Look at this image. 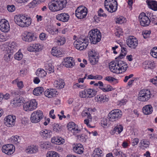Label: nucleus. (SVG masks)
I'll list each match as a JSON object with an SVG mask.
<instances>
[{"instance_id": "603ef678", "label": "nucleus", "mask_w": 157, "mask_h": 157, "mask_svg": "<svg viewBox=\"0 0 157 157\" xmlns=\"http://www.w3.org/2000/svg\"><path fill=\"white\" fill-rule=\"evenodd\" d=\"M11 141L12 143L15 144H17L20 142V137L17 136H12L11 137Z\"/></svg>"}, {"instance_id": "dca6fc26", "label": "nucleus", "mask_w": 157, "mask_h": 157, "mask_svg": "<svg viewBox=\"0 0 157 157\" xmlns=\"http://www.w3.org/2000/svg\"><path fill=\"white\" fill-rule=\"evenodd\" d=\"M63 64L67 68H71L75 65L74 59L72 57H68L64 59Z\"/></svg>"}, {"instance_id": "393cba45", "label": "nucleus", "mask_w": 157, "mask_h": 157, "mask_svg": "<svg viewBox=\"0 0 157 157\" xmlns=\"http://www.w3.org/2000/svg\"><path fill=\"white\" fill-rule=\"evenodd\" d=\"M54 86L56 88L61 89L64 87L65 83L63 80L59 79L55 81L54 82Z\"/></svg>"}, {"instance_id": "b1692460", "label": "nucleus", "mask_w": 157, "mask_h": 157, "mask_svg": "<svg viewBox=\"0 0 157 157\" xmlns=\"http://www.w3.org/2000/svg\"><path fill=\"white\" fill-rule=\"evenodd\" d=\"M4 51L5 55L4 57V60L7 62H9L11 61L13 57V53L11 52L6 51V50L3 49Z\"/></svg>"}, {"instance_id": "f03ea898", "label": "nucleus", "mask_w": 157, "mask_h": 157, "mask_svg": "<svg viewBox=\"0 0 157 157\" xmlns=\"http://www.w3.org/2000/svg\"><path fill=\"white\" fill-rule=\"evenodd\" d=\"M89 39L91 43L96 44L99 42L101 38V34L97 29L91 30L89 33Z\"/></svg>"}, {"instance_id": "5fc2aeb1", "label": "nucleus", "mask_w": 157, "mask_h": 157, "mask_svg": "<svg viewBox=\"0 0 157 157\" xmlns=\"http://www.w3.org/2000/svg\"><path fill=\"white\" fill-rule=\"evenodd\" d=\"M105 79L110 83L114 82L116 83L117 82V79L111 76L106 77Z\"/></svg>"}, {"instance_id": "20e7f679", "label": "nucleus", "mask_w": 157, "mask_h": 157, "mask_svg": "<svg viewBox=\"0 0 157 157\" xmlns=\"http://www.w3.org/2000/svg\"><path fill=\"white\" fill-rule=\"evenodd\" d=\"M89 42L85 38L80 37L74 43L75 47L80 50H82L87 46Z\"/></svg>"}, {"instance_id": "774afa93", "label": "nucleus", "mask_w": 157, "mask_h": 157, "mask_svg": "<svg viewBox=\"0 0 157 157\" xmlns=\"http://www.w3.org/2000/svg\"><path fill=\"white\" fill-rule=\"evenodd\" d=\"M108 122L109 121L106 118H103L101 121V124L102 126L103 127L107 126Z\"/></svg>"}, {"instance_id": "412c9836", "label": "nucleus", "mask_w": 157, "mask_h": 157, "mask_svg": "<svg viewBox=\"0 0 157 157\" xmlns=\"http://www.w3.org/2000/svg\"><path fill=\"white\" fill-rule=\"evenodd\" d=\"M57 92L55 89H49L46 90L44 92L45 95L48 98H52L57 94Z\"/></svg>"}, {"instance_id": "1a4fd4ad", "label": "nucleus", "mask_w": 157, "mask_h": 157, "mask_svg": "<svg viewBox=\"0 0 157 157\" xmlns=\"http://www.w3.org/2000/svg\"><path fill=\"white\" fill-rule=\"evenodd\" d=\"M87 9L83 6H80L78 7L75 11L76 16L79 19L84 18L87 15Z\"/></svg>"}, {"instance_id": "3c124183", "label": "nucleus", "mask_w": 157, "mask_h": 157, "mask_svg": "<svg viewBox=\"0 0 157 157\" xmlns=\"http://www.w3.org/2000/svg\"><path fill=\"white\" fill-rule=\"evenodd\" d=\"M53 129L54 131L56 132H59L61 130L60 125L58 124H54L52 125Z\"/></svg>"}, {"instance_id": "2eb2a0df", "label": "nucleus", "mask_w": 157, "mask_h": 157, "mask_svg": "<svg viewBox=\"0 0 157 157\" xmlns=\"http://www.w3.org/2000/svg\"><path fill=\"white\" fill-rule=\"evenodd\" d=\"M10 26L9 22L5 19L0 21V29L2 32L7 33L10 30Z\"/></svg>"}, {"instance_id": "c03bdc74", "label": "nucleus", "mask_w": 157, "mask_h": 157, "mask_svg": "<svg viewBox=\"0 0 157 157\" xmlns=\"http://www.w3.org/2000/svg\"><path fill=\"white\" fill-rule=\"evenodd\" d=\"M46 71L49 73H51L54 72V67L50 63H46L45 65Z\"/></svg>"}, {"instance_id": "09e8293b", "label": "nucleus", "mask_w": 157, "mask_h": 157, "mask_svg": "<svg viewBox=\"0 0 157 157\" xmlns=\"http://www.w3.org/2000/svg\"><path fill=\"white\" fill-rule=\"evenodd\" d=\"M149 143L148 141L145 140H144L140 141V145L141 147L144 148L148 147Z\"/></svg>"}, {"instance_id": "0e129e2a", "label": "nucleus", "mask_w": 157, "mask_h": 157, "mask_svg": "<svg viewBox=\"0 0 157 157\" xmlns=\"http://www.w3.org/2000/svg\"><path fill=\"white\" fill-rule=\"evenodd\" d=\"M35 48L36 52H39L41 51L42 48L43 46L39 44H35Z\"/></svg>"}, {"instance_id": "a18cd8bd", "label": "nucleus", "mask_w": 157, "mask_h": 157, "mask_svg": "<svg viewBox=\"0 0 157 157\" xmlns=\"http://www.w3.org/2000/svg\"><path fill=\"white\" fill-rule=\"evenodd\" d=\"M98 56L95 57H89V60L92 65H94L98 63Z\"/></svg>"}, {"instance_id": "39448f33", "label": "nucleus", "mask_w": 157, "mask_h": 157, "mask_svg": "<svg viewBox=\"0 0 157 157\" xmlns=\"http://www.w3.org/2000/svg\"><path fill=\"white\" fill-rule=\"evenodd\" d=\"M147 15L144 13H141L139 17L140 25L143 26H148L151 22L148 16H150L151 13L149 12H147Z\"/></svg>"}, {"instance_id": "69168bd1", "label": "nucleus", "mask_w": 157, "mask_h": 157, "mask_svg": "<svg viewBox=\"0 0 157 157\" xmlns=\"http://www.w3.org/2000/svg\"><path fill=\"white\" fill-rule=\"evenodd\" d=\"M76 125V124L73 122H69L67 126L68 130L70 132L71 129V128H73Z\"/></svg>"}, {"instance_id": "c85d7f7f", "label": "nucleus", "mask_w": 157, "mask_h": 157, "mask_svg": "<svg viewBox=\"0 0 157 157\" xmlns=\"http://www.w3.org/2000/svg\"><path fill=\"white\" fill-rule=\"evenodd\" d=\"M123 129V127L121 124H117L111 131V133L112 135L114 134L116 132L117 134H120L122 131Z\"/></svg>"}, {"instance_id": "2f4dec72", "label": "nucleus", "mask_w": 157, "mask_h": 157, "mask_svg": "<svg viewBox=\"0 0 157 157\" xmlns=\"http://www.w3.org/2000/svg\"><path fill=\"white\" fill-rule=\"evenodd\" d=\"M103 154L102 150L99 148H96L93 151L92 157H103Z\"/></svg>"}, {"instance_id": "680f3d73", "label": "nucleus", "mask_w": 157, "mask_h": 157, "mask_svg": "<svg viewBox=\"0 0 157 157\" xmlns=\"http://www.w3.org/2000/svg\"><path fill=\"white\" fill-rule=\"evenodd\" d=\"M115 155L118 157H123L124 154L121 151H118L117 150H114L113 151Z\"/></svg>"}, {"instance_id": "a19ab883", "label": "nucleus", "mask_w": 157, "mask_h": 157, "mask_svg": "<svg viewBox=\"0 0 157 157\" xmlns=\"http://www.w3.org/2000/svg\"><path fill=\"white\" fill-rule=\"evenodd\" d=\"M88 98H92L96 94L97 91L91 89H86Z\"/></svg>"}, {"instance_id": "423d86ee", "label": "nucleus", "mask_w": 157, "mask_h": 157, "mask_svg": "<svg viewBox=\"0 0 157 157\" xmlns=\"http://www.w3.org/2000/svg\"><path fill=\"white\" fill-rule=\"evenodd\" d=\"M121 111L119 109H116L111 111L108 115L109 121L113 122L117 120L122 116Z\"/></svg>"}, {"instance_id": "6ab92c4d", "label": "nucleus", "mask_w": 157, "mask_h": 157, "mask_svg": "<svg viewBox=\"0 0 157 157\" xmlns=\"http://www.w3.org/2000/svg\"><path fill=\"white\" fill-rule=\"evenodd\" d=\"M117 61L111 62L109 65V69L113 73L119 74L120 71L118 68Z\"/></svg>"}, {"instance_id": "7c9ffc66", "label": "nucleus", "mask_w": 157, "mask_h": 157, "mask_svg": "<svg viewBox=\"0 0 157 157\" xmlns=\"http://www.w3.org/2000/svg\"><path fill=\"white\" fill-rule=\"evenodd\" d=\"M51 53L52 55L57 57H61L63 55V52L59 48H53L51 51Z\"/></svg>"}, {"instance_id": "8fccbe9b", "label": "nucleus", "mask_w": 157, "mask_h": 157, "mask_svg": "<svg viewBox=\"0 0 157 157\" xmlns=\"http://www.w3.org/2000/svg\"><path fill=\"white\" fill-rule=\"evenodd\" d=\"M91 110V109H87V110H84L82 113V116L83 117L87 116L88 119L91 120L92 118L91 116L90 113L88 112V111H90Z\"/></svg>"}, {"instance_id": "338daca9", "label": "nucleus", "mask_w": 157, "mask_h": 157, "mask_svg": "<svg viewBox=\"0 0 157 157\" xmlns=\"http://www.w3.org/2000/svg\"><path fill=\"white\" fill-rule=\"evenodd\" d=\"M7 8L8 11L11 12H13L16 9L15 7L13 5H8Z\"/></svg>"}, {"instance_id": "ddd939ff", "label": "nucleus", "mask_w": 157, "mask_h": 157, "mask_svg": "<svg viewBox=\"0 0 157 157\" xmlns=\"http://www.w3.org/2000/svg\"><path fill=\"white\" fill-rule=\"evenodd\" d=\"M36 38L34 33L30 32H25L22 36L23 40L29 42L34 41Z\"/></svg>"}, {"instance_id": "de8ad7c7", "label": "nucleus", "mask_w": 157, "mask_h": 157, "mask_svg": "<svg viewBox=\"0 0 157 157\" xmlns=\"http://www.w3.org/2000/svg\"><path fill=\"white\" fill-rule=\"evenodd\" d=\"M46 157H59V154L53 151H49L46 154Z\"/></svg>"}, {"instance_id": "f8f14e48", "label": "nucleus", "mask_w": 157, "mask_h": 157, "mask_svg": "<svg viewBox=\"0 0 157 157\" xmlns=\"http://www.w3.org/2000/svg\"><path fill=\"white\" fill-rule=\"evenodd\" d=\"M128 46L132 49H135L138 44L137 39L134 36H130L127 40Z\"/></svg>"}, {"instance_id": "7ed1b4c3", "label": "nucleus", "mask_w": 157, "mask_h": 157, "mask_svg": "<svg viewBox=\"0 0 157 157\" xmlns=\"http://www.w3.org/2000/svg\"><path fill=\"white\" fill-rule=\"evenodd\" d=\"M105 9L110 13L115 12L117 8V3L116 0H105L104 2Z\"/></svg>"}, {"instance_id": "6e6552de", "label": "nucleus", "mask_w": 157, "mask_h": 157, "mask_svg": "<svg viewBox=\"0 0 157 157\" xmlns=\"http://www.w3.org/2000/svg\"><path fill=\"white\" fill-rule=\"evenodd\" d=\"M44 116L42 112L40 110L34 111L31 115L30 120L32 122L37 123L43 118Z\"/></svg>"}, {"instance_id": "9b49d317", "label": "nucleus", "mask_w": 157, "mask_h": 157, "mask_svg": "<svg viewBox=\"0 0 157 157\" xmlns=\"http://www.w3.org/2000/svg\"><path fill=\"white\" fill-rule=\"evenodd\" d=\"M15 150V147L12 144L5 145L2 147V152L8 155L12 154L14 152Z\"/></svg>"}, {"instance_id": "5701e85b", "label": "nucleus", "mask_w": 157, "mask_h": 157, "mask_svg": "<svg viewBox=\"0 0 157 157\" xmlns=\"http://www.w3.org/2000/svg\"><path fill=\"white\" fill-rule=\"evenodd\" d=\"M146 2L149 8L154 11L157 10V1L155 0H147Z\"/></svg>"}, {"instance_id": "37998d69", "label": "nucleus", "mask_w": 157, "mask_h": 157, "mask_svg": "<svg viewBox=\"0 0 157 157\" xmlns=\"http://www.w3.org/2000/svg\"><path fill=\"white\" fill-rule=\"evenodd\" d=\"M48 8L52 12H56L58 11L57 8L56 7V4L54 2L53 0H52L51 2H50L48 4Z\"/></svg>"}, {"instance_id": "aec40b11", "label": "nucleus", "mask_w": 157, "mask_h": 157, "mask_svg": "<svg viewBox=\"0 0 157 157\" xmlns=\"http://www.w3.org/2000/svg\"><path fill=\"white\" fill-rule=\"evenodd\" d=\"M118 64V68L120 71V73H122L123 71H126L128 67V64L126 63L122 60L117 61Z\"/></svg>"}, {"instance_id": "ea45409f", "label": "nucleus", "mask_w": 157, "mask_h": 157, "mask_svg": "<svg viewBox=\"0 0 157 157\" xmlns=\"http://www.w3.org/2000/svg\"><path fill=\"white\" fill-rule=\"evenodd\" d=\"M70 132L72 133L73 135H75L82 132V129L80 128L76 124L73 128H71Z\"/></svg>"}, {"instance_id": "473e14b6", "label": "nucleus", "mask_w": 157, "mask_h": 157, "mask_svg": "<svg viewBox=\"0 0 157 157\" xmlns=\"http://www.w3.org/2000/svg\"><path fill=\"white\" fill-rule=\"evenodd\" d=\"M21 100L19 96L14 98L11 101V104L14 107L20 106L21 104Z\"/></svg>"}, {"instance_id": "9d476101", "label": "nucleus", "mask_w": 157, "mask_h": 157, "mask_svg": "<svg viewBox=\"0 0 157 157\" xmlns=\"http://www.w3.org/2000/svg\"><path fill=\"white\" fill-rule=\"evenodd\" d=\"M37 103L35 99H32L25 103L23 105V109L25 111H31L37 108Z\"/></svg>"}, {"instance_id": "a878e982", "label": "nucleus", "mask_w": 157, "mask_h": 157, "mask_svg": "<svg viewBox=\"0 0 157 157\" xmlns=\"http://www.w3.org/2000/svg\"><path fill=\"white\" fill-rule=\"evenodd\" d=\"M46 30L50 34L55 35L58 32V29L52 25H48L46 27Z\"/></svg>"}, {"instance_id": "f257e3e1", "label": "nucleus", "mask_w": 157, "mask_h": 157, "mask_svg": "<svg viewBox=\"0 0 157 157\" xmlns=\"http://www.w3.org/2000/svg\"><path fill=\"white\" fill-rule=\"evenodd\" d=\"M15 23L21 27H27L31 24V19L23 14H19L14 16Z\"/></svg>"}, {"instance_id": "e433bc0d", "label": "nucleus", "mask_w": 157, "mask_h": 157, "mask_svg": "<svg viewBox=\"0 0 157 157\" xmlns=\"http://www.w3.org/2000/svg\"><path fill=\"white\" fill-rule=\"evenodd\" d=\"M154 64V62L151 61H146L143 64V66L146 69H152L153 67Z\"/></svg>"}, {"instance_id": "f3484780", "label": "nucleus", "mask_w": 157, "mask_h": 157, "mask_svg": "<svg viewBox=\"0 0 157 157\" xmlns=\"http://www.w3.org/2000/svg\"><path fill=\"white\" fill-rule=\"evenodd\" d=\"M68 13H63L58 14L56 15V19L59 21L65 22L68 21L69 19Z\"/></svg>"}, {"instance_id": "0eeeda50", "label": "nucleus", "mask_w": 157, "mask_h": 157, "mask_svg": "<svg viewBox=\"0 0 157 157\" xmlns=\"http://www.w3.org/2000/svg\"><path fill=\"white\" fill-rule=\"evenodd\" d=\"M151 94L150 91L144 89L141 90L139 92L138 98L142 101H147L150 98Z\"/></svg>"}, {"instance_id": "58836bf2", "label": "nucleus", "mask_w": 157, "mask_h": 157, "mask_svg": "<svg viewBox=\"0 0 157 157\" xmlns=\"http://www.w3.org/2000/svg\"><path fill=\"white\" fill-rule=\"evenodd\" d=\"M44 89L42 87H38L33 90V94L35 95H40L44 91Z\"/></svg>"}, {"instance_id": "4c0bfd02", "label": "nucleus", "mask_w": 157, "mask_h": 157, "mask_svg": "<svg viewBox=\"0 0 157 157\" xmlns=\"http://www.w3.org/2000/svg\"><path fill=\"white\" fill-rule=\"evenodd\" d=\"M56 40L57 44L59 45H63L66 42L65 38L63 36H57L56 38Z\"/></svg>"}, {"instance_id": "a211bd4d", "label": "nucleus", "mask_w": 157, "mask_h": 157, "mask_svg": "<svg viewBox=\"0 0 157 157\" xmlns=\"http://www.w3.org/2000/svg\"><path fill=\"white\" fill-rule=\"evenodd\" d=\"M2 46L4 48V49L6 50V51L11 52L13 53L16 50L17 48L16 43L13 42H10L8 45H3Z\"/></svg>"}, {"instance_id": "79ce46f5", "label": "nucleus", "mask_w": 157, "mask_h": 157, "mask_svg": "<svg viewBox=\"0 0 157 157\" xmlns=\"http://www.w3.org/2000/svg\"><path fill=\"white\" fill-rule=\"evenodd\" d=\"M36 75L39 77L43 78L47 74L46 71L41 68L38 69L36 73Z\"/></svg>"}, {"instance_id": "4d7b16f0", "label": "nucleus", "mask_w": 157, "mask_h": 157, "mask_svg": "<svg viewBox=\"0 0 157 157\" xmlns=\"http://www.w3.org/2000/svg\"><path fill=\"white\" fill-rule=\"evenodd\" d=\"M86 87V86L84 84H80L78 83H74L73 86L74 89L80 88L82 89H84Z\"/></svg>"}, {"instance_id": "f704fd0d", "label": "nucleus", "mask_w": 157, "mask_h": 157, "mask_svg": "<svg viewBox=\"0 0 157 157\" xmlns=\"http://www.w3.org/2000/svg\"><path fill=\"white\" fill-rule=\"evenodd\" d=\"M142 110L144 113L147 115L151 113L153 111V108L150 105H147L143 107Z\"/></svg>"}, {"instance_id": "4468645a", "label": "nucleus", "mask_w": 157, "mask_h": 157, "mask_svg": "<svg viewBox=\"0 0 157 157\" xmlns=\"http://www.w3.org/2000/svg\"><path fill=\"white\" fill-rule=\"evenodd\" d=\"M16 118L15 116L8 115L4 119L5 124L8 127H12L15 124Z\"/></svg>"}, {"instance_id": "c756f323", "label": "nucleus", "mask_w": 157, "mask_h": 157, "mask_svg": "<svg viewBox=\"0 0 157 157\" xmlns=\"http://www.w3.org/2000/svg\"><path fill=\"white\" fill-rule=\"evenodd\" d=\"M84 150L82 145L81 144H76L73 149V151L75 153L79 154H82Z\"/></svg>"}, {"instance_id": "cd10ccee", "label": "nucleus", "mask_w": 157, "mask_h": 157, "mask_svg": "<svg viewBox=\"0 0 157 157\" xmlns=\"http://www.w3.org/2000/svg\"><path fill=\"white\" fill-rule=\"evenodd\" d=\"M65 140L59 137H54L51 139L52 143L57 144H63L65 142Z\"/></svg>"}, {"instance_id": "c9c22d12", "label": "nucleus", "mask_w": 157, "mask_h": 157, "mask_svg": "<svg viewBox=\"0 0 157 157\" xmlns=\"http://www.w3.org/2000/svg\"><path fill=\"white\" fill-rule=\"evenodd\" d=\"M38 150V148L37 146L32 145L28 147L26 150V152L29 154H32L36 153Z\"/></svg>"}, {"instance_id": "72a5a7b5", "label": "nucleus", "mask_w": 157, "mask_h": 157, "mask_svg": "<svg viewBox=\"0 0 157 157\" xmlns=\"http://www.w3.org/2000/svg\"><path fill=\"white\" fill-rule=\"evenodd\" d=\"M95 98V100L101 103L107 101L109 100L107 96L101 94L98 95Z\"/></svg>"}, {"instance_id": "6e6d98bb", "label": "nucleus", "mask_w": 157, "mask_h": 157, "mask_svg": "<svg viewBox=\"0 0 157 157\" xmlns=\"http://www.w3.org/2000/svg\"><path fill=\"white\" fill-rule=\"evenodd\" d=\"M126 21V19L123 16H120L117 17L116 20L117 23L122 24Z\"/></svg>"}, {"instance_id": "49530a36", "label": "nucleus", "mask_w": 157, "mask_h": 157, "mask_svg": "<svg viewBox=\"0 0 157 157\" xmlns=\"http://www.w3.org/2000/svg\"><path fill=\"white\" fill-rule=\"evenodd\" d=\"M57 0L61 10L66 7L67 4V1L66 0Z\"/></svg>"}, {"instance_id": "e2e57ef3", "label": "nucleus", "mask_w": 157, "mask_h": 157, "mask_svg": "<svg viewBox=\"0 0 157 157\" xmlns=\"http://www.w3.org/2000/svg\"><path fill=\"white\" fill-rule=\"evenodd\" d=\"M105 87V88H102V90L104 92H108L113 90L112 87L109 85H108L106 86Z\"/></svg>"}, {"instance_id": "13d9d810", "label": "nucleus", "mask_w": 157, "mask_h": 157, "mask_svg": "<svg viewBox=\"0 0 157 157\" xmlns=\"http://www.w3.org/2000/svg\"><path fill=\"white\" fill-rule=\"evenodd\" d=\"M86 89H85L79 92V96L83 98H88L87 93L86 92Z\"/></svg>"}, {"instance_id": "052dcab7", "label": "nucleus", "mask_w": 157, "mask_h": 157, "mask_svg": "<svg viewBox=\"0 0 157 157\" xmlns=\"http://www.w3.org/2000/svg\"><path fill=\"white\" fill-rule=\"evenodd\" d=\"M157 53V48L154 47L151 50L150 54L151 55L154 57L156 58Z\"/></svg>"}, {"instance_id": "bf43d9fd", "label": "nucleus", "mask_w": 157, "mask_h": 157, "mask_svg": "<svg viewBox=\"0 0 157 157\" xmlns=\"http://www.w3.org/2000/svg\"><path fill=\"white\" fill-rule=\"evenodd\" d=\"M77 139L81 142H85L86 139V136L84 134H81L77 135Z\"/></svg>"}, {"instance_id": "864d4df0", "label": "nucleus", "mask_w": 157, "mask_h": 157, "mask_svg": "<svg viewBox=\"0 0 157 157\" xmlns=\"http://www.w3.org/2000/svg\"><path fill=\"white\" fill-rule=\"evenodd\" d=\"M23 56L22 53L19 51H18L14 55V58L16 60H20L22 59Z\"/></svg>"}, {"instance_id": "bb28decb", "label": "nucleus", "mask_w": 157, "mask_h": 157, "mask_svg": "<svg viewBox=\"0 0 157 157\" xmlns=\"http://www.w3.org/2000/svg\"><path fill=\"white\" fill-rule=\"evenodd\" d=\"M118 44L121 48V52L117 58L118 59H121L123 58L126 55L127 52V49L126 48L125 45L123 44L122 43L120 42V43H118Z\"/></svg>"}, {"instance_id": "4be33fe9", "label": "nucleus", "mask_w": 157, "mask_h": 157, "mask_svg": "<svg viewBox=\"0 0 157 157\" xmlns=\"http://www.w3.org/2000/svg\"><path fill=\"white\" fill-rule=\"evenodd\" d=\"M40 135L44 139L50 138L52 136V132L49 129H43L40 132Z\"/></svg>"}]
</instances>
